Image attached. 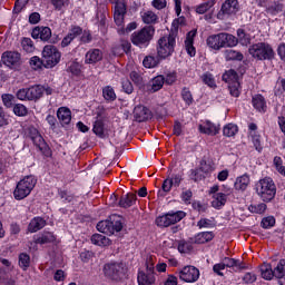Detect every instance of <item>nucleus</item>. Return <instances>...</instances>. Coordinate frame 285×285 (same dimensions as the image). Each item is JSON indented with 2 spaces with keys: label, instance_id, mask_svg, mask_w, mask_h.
Instances as JSON below:
<instances>
[{
  "label": "nucleus",
  "instance_id": "obj_1",
  "mask_svg": "<svg viewBox=\"0 0 285 285\" xmlns=\"http://www.w3.org/2000/svg\"><path fill=\"white\" fill-rule=\"evenodd\" d=\"M254 190L264 204H271L277 195V185H275V180L266 176L255 184Z\"/></svg>",
  "mask_w": 285,
  "mask_h": 285
},
{
  "label": "nucleus",
  "instance_id": "obj_2",
  "mask_svg": "<svg viewBox=\"0 0 285 285\" xmlns=\"http://www.w3.org/2000/svg\"><path fill=\"white\" fill-rule=\"evenodd\" d=\"M206 45L210 50H222V48H235L237 46V37L228 32H219L210 35L206 39Z\"/></svg>",
  "mask_w": 285,
  "mask_h": 285
},
{
  "label": "nucleus",
  "instance_id": "obj_3",
  "mask_svg": "<svg viewBox=\"0 0 285 285\" xmlns=\"http://www.w3.org/2000/svg\"><path fill=\"white\" fill-rule=\"evenodd\" d=\"M248 52L256 61H273L275 59V49L268 42H256L249 46Z\"/></svg>",
  "mask_w": 285,
  "mask_h": 285
},
{
  "label": "nucleus",
  "instance_id": "obj_4",
  "mask_svg": "<svg viewBox=\"0 0 285 285\" xmlns=\"http://www.w3.org/2000/svg\"><path fill=\"white\" fill-rule=\"evenodd\" d=\"M102 273L111 282H122L128 276V267L124 262H109L104 265Z\"/></svg>",
  "mask_w": 285,
  "mask_h": 285
},
{
  "label": "nucleus",
  "instance_id": "obj_5",
  "mask_svg": "<svg viewBox=\"0 0 285 285\" xmlns=\"http://www.w3.org/2000/svg\"><path fill=\"white\" fill-rule=\"evenodd\" d=\"M155 38V26H145L141 29L135 31L130 36V41L136 48L146 50L150 46V41Z\"/></svg>",
  "mask_w": 285,
  "mask_h": 285
},
{
  "label": "nucleus",
  "instance_id": "obj_6",
  "mask_svg": "<svg viewBox=\"0 0 285 285\" xmlns=\"http://www.w3.org/2000/svg\"><path fill=\"white\" fill-rule=\"evenodd\" d=\"M35 186H37V177L33 175L21 178L13 189V198L16 202H21L26 199V197H30V194L35 190Z\"/></svg>",
  "mask_w": 285,
  "mask_h": 285
},
{
  "label": "nucleus",
  "instance_id": "obj_7",
  "mask_svg": "<svg viewBox=\"0 0 285 285\" xmlns=\"http://www.w3.org/2000/svg\"><path fill=\"white\" fill-rule=\"evenodd\" d=\"M27 137L31 139L33 146H36V148L39 150V153H41L45 159L52 157V149L50 148V145L46 142V139H43V136H41L39 129L35 127H29L27 129Z\"/></svg>",
  "mask_w": 285,
  "mask_h": 285
},
{
  "label": "nucleus",
  "instance_id": "obj_8",
  "mask_svg": "<svg viewBox=\"0 0 285 285\" xmlns=\"http://www.w3.org/2000/svg\"><path fill=\"white\" fill-rule=\"evenodd\" d=\"M177 46V39L173 35L164 36L157 41L156 50L158 57L166 61L169 57H173L175 47Z\"/></svg>",
  "mask_w": 285,
  "mask_h": 285
},
{
  "label": "nucleus",
  "instance_id": "obj_9",
  "mask_svg": "<svg viewBox=\"0 0 285 285\" xmlns=\"http://www.w3.org/2000/svg\"><path fill=\"white\" fill-rule=\"evenodd\" d=\"M146 272L139 269L137 275L138 285H154L157 282L155 277V263L153 256H149L145 263Z\"/></svg>",
  "mask_w": 285,
  "mask_h": 285
},
{
  "label": "nucleus",
  "instance_id": "obj_10",
  "mask_svg": "<svg viewBox=\"0 0 285 285\" xmlns=\"http://www.w3.org/2000/svg\"><path fill=\"white\" fill-rule=\"evenodd\" d=\"M186 217V212L177 210V212H168L165 215L156 217L155 224L158 228H168V226H173L181 222Z\"/></svg>",
  "mask_w": 285,
  "mask_h": 285
},
{
  "label": "nucleus",
  "instance_id": "obj_11",
  "mask_svg": "<svg viewBox=\"0 0 285 285\" xmlns=\"http://www.w3.org/2000/svg\"><path fill=\"white\" fill-rule=\"evenodd\" d=\"M42 59L45 61V68H55L61 61V51L56 46L47 45L42 50Z\"/></svg>",
  "mask_w": 285,
  "mask_h": 285
},
{
  "label": "nucleus",
  "instance_id": "obj_12",
  "mask_svg": "<svg viewBox=\"0 0 285 285\" xmlns=\"http://www.w3.org/2000/svg\"><path fill=\"white\" fill-rule=\"evenodd\" d=\"M239 1L238 0H225L217 13V19L224 21L226 17H235L239 12Z\"/></svg>",
  "mask_w": 285,
  "mask_h": 285
},
{
  "label": "nucleus",
  "instance_id": "obj_13",
  "mask_svg": "<svg viewBox=\"0 0 285 285\" xmlns=\"http://www.w3.org/2000/svg\"><path fill=\"white\" fill-rule=\"evenodd\" d=\"M199 268L193 265L184 266L178 271L179 279L186 284H195L199 279Z\"/></svg>",
  "mask_w": 285,
  "mask_h": 285
},
{
  "label": "nucleus",
  "instance_id": "obj_14",
  "mask_svg": "<svg viewBox=\"0 0 285 285\" xmlns=\"http://www.w3.org/2000/svg\"><path fill=\"white\" fill-rule=\"evenodd\" d=\"M114 7V21L116 26H124L126 14H128V6L124 0H109Z\"/></svg>",
  "mask_w": 285,
  "mask_h": 285
},
{
  "label": "nucleus",
  "instance_id": "obj_15",
  "mask_svg": "<svg viewBox=\"0 0 285 285\" xmlns=\"http://www.w3.org/2000/svg\"><path fill=\"white\" fill-rule=\"evenodd\" d=\"M1 61L7 68H17L21 63V53L18 51H4Z\"/></svg>",
  "mask_w": 285,
  "mask_h": 285
},
{
  "label": "nucleus",
  "instance_id": "obj_16",
  "mask_svg": "<svg viewBox=\"0 0 285 285\" xmlns=\"http://www.w3.org/2000/svg\"><path fill=\"white\" fill-rule=\"evenodd\" d=\"M134 118L138 124H142L144 121H150L153 119V111L150 108L144 105H137L134 108Z\"/></svg>",
  "mask_w": 285,
  "mask_h": 285
},
{
  "label": "nucleus",
  "instance_id": "obj_17",
  "mask_svg": "<svg viewBox=\"0 0 285 285\" xmlns=\"http://www.w3.org/2000/svg\"><path fill=\"white\" fill-rule=\"evenodd\" d=\"M32 39H40V41L48 42L52 39V29L50 27H35L31 32Z\"/></svg>",
  "mask_w": 285,
  "mask_h": 285
},
{
  "label": "nucleus",
  "instance_id": "obj_18",
  "mask_svg": "<svg viewBox=\"0 0 285 285\" xmlns=\"http://www.w3.org/2000/svg\"><path fill=\"white\" fill-rule=\"evenodd\" d=\"M222 127L219 125L214 124L210 120H206L205 125H198V132L200 135H208L209 137H216L219 135Z\"/></svg>",
  "mask_w": 285,
  "mask_h": 285
},
{
  "label": "nucleus",
  "instance_id": "obj_19",
  "mask_svg": "<svg viewBox=\"0 0 285 285\" xmlns=\"http://www.w3.org/2000/svg\"><path fill=\"white\" fill-rule=\"evenodd\" d=\"M164 75H158L156 77H154L146 86H145V90L149 94V95H155V92H159V90H161V88H164Z\"/></svg>",
  "mask_w": 285,
  "mask_h": 285
},
{
  "label": "nucleus",
  "instance_id": "obj_20",
  "mask_svg": "<svg viewBox=\"0 0 285 285\" xmlns=\"http://www.w3.org/2000/svg\"><path fill=\"white\" fill-rule=\"evenodd\" d=\"M104 59V51L101 49H89L85 55V63L95 66Z\"/></svg>",
  "mask_w": 285,
  "mask_h": 285
},
{
  "label": "nucleus",
  "instance_id": "obj_21",
  "mask_svg": "<svg viewBox=\"0 0 285 285\" xmlns=\"http://www.w3.org/2000/svg\"><path fill=\"white\" fill-rule=\"evenodd\" d=\"M57 118L62 128H66V126H70V121H72V111L68 107H59L57 110Z\"/></svg>",
  "mask_w": 285,
  "mask_h": 285
},
{
  "label": "nucleus",
  "instance_id": "obj_22",
  "mask_svg": "<svg viewBox=\"0 0 285 285\" xmlns=\"http://www.w3.org/2000/svg\"><path fill=\"white\" fill-rule=\"evenodd\" d=\"M252 106L256 112H261L263 115L266 112V110H268L266 98L262 94H256L252 97Z\"/></svg>",
  "mask_w": 285,
  "mask_h": 285
},
{
  "label": "nucleus",
  "instance_id": "obj_23",
  "mask_svg": "<svg viewBox=\"0 0 285 285\" xmlns=\"http://www.w3.org/2000/svg\"><path fill=\"white\" fill-rule=\"evenodd\" d=\"M47 225H48V222L45 220L43 217L36 216L30 220L27 227V230L28 233H39V230H42V228H46Z\"/></svg>",
  "mask_w": 285,
  "mask_h": 285
},
{
  "label": "nucleus",
  "instance_id": "obj_24",
  "mask_svg": "<svg viewBox=\"0 0 285 285\" xmlns=\"http://www.w3.org/2000/svg\"><path fill=\"white\" fill-rule=\"evenodd\" d=\"M137 204V195L134 193H127L122 195L118 200L119 208H131Z\"/></svg>",
  "mask_w": 285,
  "mask_h": 285
},
{
  "label": "nucleus",
  "instance_id": "obj_25",
  "mask_svg": "<svg viewBox=\"0 0 285 285\" xmlns=\"http://www.w3.org/2000/svg\"><path fill=\"white\" fill-rule=\"evenodd\" d=\"M55 242H57V236L55 233L48 230L42 232L35 238V244H40V246H43V244H55Z\"/></svg>",
  "mask_w": 285,
  "mask_h": 285
},
{
  "label": "nucleus",
  "instance_id": "obj_26",
  "mask_svg": "<svg viewBox=\"0 0 285 285\" xmlns=\"http://www.w3.org/2000/svg\"><path fill=\"white\" fill-rule=\"evenodd\" d=\"M249 184H250V176L248 174H244L236 178L234 183V188L238 193H244L246 188H248Z\"/></svg>",
  "mask_w": 285,
  "mask_h": 285
},
{
  "label": "nucleus",
  "instance_id": "obj_27",
  "mask_svg": "<svg viewBox=\"0 0 285 285\" xmlns=\"http://www.w3.org/2000/svg\"><path fill=\"white\" fill-rule=\"evenodd\" d=\"M215 239V233L213 232H199L194 236V244H208Z\"/></svg>",
  "mask_w": 285,
  "mask_h": 285
},
{
  "label": "nucleus",
  "instance_id": "obj_28",
  "mask_svg": "<svg viewBox=\"0 0 285 285\" xmlns=\"http://www.w3.org/2000/svg\"><path fill=\"white\" fill-rule=\"evenodd\" d=\"M259 271H261V276L263 277V279H266L267 282L275 279V273L273 269V265H271L269 263H263L259 266Z\"/></svg>",
  "mask_w": 285,
  "mask_h": 285
},
{
  "label": "nucleus",
  "instance_id": "obj_29",
  "mask_svg": "<svg viewBox=\"0 0 285 285\" xmlns=\"http://www.w3.org/2000/svg\"><path fill=\"white\" fill-rule=\"evenodd\" d=\"M29 101H39L43 97V86L35 85L28 88Z\"/></svg>",
  "mask_w": 285,
  "mask_h": 285
},
{
  "label": "nucleus",
  "instance_id": "obj_30",
  "mask_svg": "<svg viewBox=\"0 0 285 285\" xmlns=\"http://www.w3.org/2000/svg\"><path fill=\"white\" fill-rule=\"evenodd\" d=\"M227 196L224 193H217L213 196L212 207L216 208V210H220V208H224L226 206Z\"/></svg>",
  "mask_w": 285,
  "mask_h": 285
},
{
  "label": "nucleus",
  "instance_id": "obj_31",
  "mask_svg": "<svg viewBox=\"0 0 285 285\" xmlns=\"http://www.w3.org/2000/svg\"><path fill=\"white\" fill-rule=\"evenodd\" d=\"M164 60L157 56H146L142 60L144 68L153 69L157 68Z\"/></svg>",
  "mask_w": 285,
  "mask_h": 285
},
{
  "label": "nucleus",
  "instance_id": "obj_32",
  "mask_svg": "<svg viewBox=\"0 0 285 285\" xmlns=\"http://www.w3.org/2000/svg\"><path fill=\"white\" fill-rule=\"evenodd\" d=\"M222 80L225 81V83L232 85L239 82V73L235 69H229L225 71L222 76Z\"/></svg>",
  "mask_w": 285,
  "mask_h": 285
},
{
  "label": "nucleus",
  "instance_id": "obj_33",
  "mask_svg": "<svg viewBox=\"0 0 285 285\" xmlns=\"http://www.w3.org/2000/svg\"><path fill=\"white\" fill-rule=\"evenodd\" d=\"M141 19L142 23H146V26H155L156 23H159V16L150 10L144 12Z\"/></svg>",
  "mask_w": 285,
  "mask_h": 285
},
{
  "label": "nucleus",
  "instance_id": "obj_34",
  "mask_svg": "<svg viewBox=\"0 0 285 285\" xmlns=\"http://www.w3.org/2000/svg\"><path fill=\"white\" fill-rule=\"evenodd\" d=\"M266 12L267 14H271V17H277L279 12H284V3H282L279 0L274 1L266 8Z\"/></svg>",
  "mask_w": 285,
  "mask_h": 285
},
{
  "label": "nucleus",
  "instance_id": "obj_35",
  "mask_svg": "<svg viewBox=\"0 0 285 285\" xmlns=\"http://www.w3.org/2000/svg\"><path fill=\"white\" fill-rule=\"evenodd\" d=\"M132 50V45L128 40H122L117 47H114L115 55H130Z\"/></svg>",
  "mask_w": 285,
  "mask_h": 285
},
{
  "label": "nucleus",
  "instance_id": "obj_36",
  "mask_svg": "<svg viewBox=\"0 0 285 285\" xmlns=\"http://www.w3.org/2000/svg\"><path fill=\"white\" fill-rule=\"evenodd\" d=\"M92 132H95L99 139H106V124H104V120L98 119L94 122Z\"/></svg>",
  "mask_w": 285,
  "mask_h": 285
},
{
  "label": "nucleus",
  "instance_id": "obj_37",
  "mask_svg": "<svg viewBox=\"0 0 285 285\" xmlns=\"http://www.w3.org/2000/svg\"><path fill=\"white\" fill-rule=\"evenodd\" d=\"M226 61H244V53L242 51L227 49L225 51Z\"/></svg>",
  "mask_w": 285,
  "mask_h": 285
},
{
  "label": "nucleus",
  "instance_id": "obj_38",
  "mask_svg": "<svg viewBox=\"0 0 285 285\" xmlns=\"http://www.w3.org/2000/svg\"><path fill=\"white\" fill-rule=\"evenodd\" d=\"M110 219L100 220L96 228L99 233H104L105 235H112V226Z\"/></svg>",
  "mask_w": 285,
  "mask_h": 285
},
{
  "label": "nucleus",
  "instance_id": "obj_39",
  "mask_svg": "<svg viewBox=\"0 0 285 285\" xmlns=\"http://www.w3.org/2000/svg\"><path fill=\"white\" fill-rule=\"evenodd\" d=\"M102 97L105 101H117V94L115 92V88L112 86L108 85L102 88Z\"/></svg>",
  "mask_w": 285,
  "mask_h": 285
},
{
  "label": "nucleus",
  "instance_id": "obj_40",
  "mask_svg": "<svg viewBox=\"0 0 285 285\" xmlns=\"http://www.w3.org/2000/svg\"><path fill=\"white\" fill-rule=\"evenodd\" d=\"M236 35L237 45L240 43V46H248V43H250V35H248L245 29H237Z\"/></svg>",
  "mask_w": 285,
  "mask_h": 285
},
{
  "label": "nucleus",
  "instance_id": "obj_41",
  "mask_svg": "<svg viewBox=\"0 0 285 285\" xmlns=\"http://www.w3.org/2000/svg\"><path fill=\"white\" fill-rule=\"evenodd\" d=\"M180 97L187 106H193V104H195V98L193 97V91H190L189 87L181 88Z\"/></svg>",
  "mask_w": 285,
  "mask_h": 285
},
{
  "label": "nucleus",
  "instance_id": "obj_42",
  "mask_svg": "<svg viewBox=\"0 0 285 285\" xmlns=\"http://www.w3.org/2000/svg\"><path fill=\"white\" fill-rule=\"evenodd\" d=\"M109 222L111 223L112 235H115V233H121V230L124 229V223H121V216L112 215L109 217Z\"/></svg>",
  "mask_w": 285,
  "mask_h": 285
},
{
  "label": "nucleus",
  "instance_id": "obj_43",
  "mask_svg": "<svg viewBox=\"0 0 285 285\" xmlns=\"http://www.w3.org/2000/svg\"><path fill=\"white\" fill-rule=\"evenodd\" d=\"M91 244L95 246H110V238L101 234H94L91 236Z\"/></svg>",
  "mask_w": 285,
  "mask_h": 285
},
{
  "label": "nucleus",
  "instance_id": "obj_44",
  "mask_svg": "<svg viewBox=\"0 0 285 285\" xmlns=\"http://www.w3.org/2000/svg\"><path fill=\"white\" fill-rule=\"evenodd\" d=\"M82 68H83V65L77 61H72L67 67V72H69V75H71L72 77H80L82 73Z\"/></svg>",
  "mask_w": 285,
  "mask_h": 285
},
{
  "label": "nucleus",
  "instance_id": "obj_45",
  "mask_svg": "<svg viewBox=\"0 0 285 285\" xmlns=\"http://www.w3.org/2000/svg\"><path fill=\"white\" fill-rule=\"evenodd\" d=\"M58 196L62 204H72V202H75V194L70 193L68 189L58 188Z\"/></svg>",
  "mask_w": 285,
  "mask_h": 285
},
{
  "label": "nucleus",
  "instance_id": "obj_46",
  "mask_svg": "<svg viewBox=\"0 0 285 285\" xmlns=\"http://www.w3.org/2000/svg\"><path fill=\"white\" fill-rule=\"evenodd\" d=\"M239 132V127L236 124L229 122L223 127L224 137H235Z\"/></svg>",
  "mask_w": 285,
  "mask_h": 285
},
{
  "label": "nucleus",
  "instance_id": "obj_47",
  "mask_svg": "<svg viewBox=\"0 0 285 285\" xmlns=\"http://www.w3.org/2000/svg\"><path fill=\"white\" fill-rule=\"evenodd\" d=\"M173 180H170V177L166 178L163 181L161 189L158 190V197H166L170 190H173Z\"/></svg>",
  "mask_w": 285,
  "mask_h": 285
},
{
  "label": "nucleus",
  "instance_id": "obj_48",
  "mask_svg": "<svg viewBox=\"0 0 285 285\" xmlns=\"http://www.w3.org/2000/svg\"><path fill=\"white\" fill-rule=\"evenodd\" d=\"M274 269V278L279 279L285 275V258L279 259Z\"/></svg>",
  "mask_w": 285,
  "mask_h": 285
},
{
  "label": "nucleus",
  "instance_id": "obj_49",
  "mask_svg": "<svg viewBox=\"0 0 285 285\" xmlns=\"http://www.w3.org/2000/svg\"><path fill=\"white\" fill-rule=\"evenodd\" d=\"M18 262L22 271H28V268H30V255L28 253H20L18 256Z\"/></svg>",
  "mask_w": 285,
  "mask_h": 285
},
{
  "label": "nucleus",
  "instance_id": "obj_50",
  "mask_svg": "<svg viewBox=\"0 0 285 285\" xmlns=\"http://www.w3.org/2000/svg\"><path fill=\"white\" fill-rule=\"evenodd\" d=\"M29 65L32 70H41V68H46V62L43 61V58L40 59L39 56L31 57L29 60Z\"/></svg>",
  "mask_w": 285,
  "mask_h": 285
},
{
  "label": "nucleus",
  "instance_id": "obj_51",
  "mask_svg": "<svg viewBox=\"0 0 285 285\" xmlns=\"http://www.w3.org/2000/svg\"><path fill=\"white\" fill-rule=\"evenodd\" d=\"M67 35L75 41L77 37H81L83 35V28L77 24H71Z\"/></svg>",
  "mask_w": 285,
  "mask_h": 285
},
{
  "label": "nucleus",
  "instance_id": "obj_52",
  "mask_svg": "<svg viewBox=\"0 0 285 285\" xmlns=\"http://www.w3.org/2000/svg\"><path fill=\"white\" fill-rule=\"evenodd\" d=\"M13 115H16V117H27L28 115V107H26V105L23 104H16L13 105Z\"/></svg>",
  "mask_w": 285,
  "mask_h": 285
},
{
  "label": "nucleus",
  "instance_id": "obj_53",
  "mask_svg": "<svg viewBox=\"0 0 285 285\" xmlns=\"http://www.w3.org/2000/svg\"><path fill=\"white\" fill-rule=\"evenodd\" d=\"M202 79L205 86H208L209 88H217V83L215 82V77L213 76V73L207 71L203 73Z\"/></svg>",
  "mask_w": 285,
  "mask_h": 285
},
{
  "label": "nucleus",
  "instance_id": "obj_54",
  "mask_svg": "<svg viewBox=\"0 0 285 285\" xmlns=\"http://www.w3.org/2000/svg\"><path fill=\"white\" fill-rule=\"evenodd\" d=\"M266 208H268L266 203H261L258 205H250L248 210L249 213H255L256 215H264V213H266Z\"/></svg>",
  "mask_w": 285,
  "mask_h": 285
},
{
  "label": "nucleus",
  "instance_id": "obj_55",
  "mask_svg": "<svg viewBox=\"0 0 285 285\" xmlns=\"http://www.w3.org/2000/svg\"><path fill=\"white\" fill-rule=\"evenodd\" d=\"M198 170L204 173V175H210L213 173V165L206 161V158L200 159Z\"/></svg>",
  "mask_w": 285,
  "mask_h": 285
},
{
  "label": "nucleus",
  "instance_id": "obj_56",
  "mask_svg": "<svg viewBox=\"0 0 285 285\" xmlns=\"http://www.w3.org/2000/svg\"><path fill=\"white\" fill-rule=\"evenodd\" d=\"M6 126H10V115L0 106V128H6Z\"/></svg>",
  "mask_w": 285,
  "mask_h": 285
},
{
  "label": "nucleus",
  "instance_id": "obj_57",
  "mask_svg": "<svg viewBox=\"0 0 285 285\" xmlns=\"http://www.w3.org/2000/svg\"><path fill=\"white\" fill-rule=\"evenodd\" d=\"M21 46L24 52H35V42L30 38H22Z\"/></svg>",
  "mask_w": 285,
  "mask_h": 285
},
{
  "label": "nucleus",
  "instance_id": "obj_58",
  "mask_svg": "<svg viewBox=\"0 0 285 285\" xmlns=\"http://www.w3.org/2000/svg\"><path fill=\"white\" fill-rule=\"evenodd\" d=\"M252 144L257 153H262V150H264V146L262 145V136L257 135L256 132L252 135Z\"/></svg>",
  "mask_w": 285,
  "mask_h": 285
},
{
  "label": "nucleus",
  "instance_id": "obj_59",
  "mask_svg": "<svg viewBox=\"0 0 285 285\" xmlns=\"http://www.w3.org/2000/svg\"><path fill=\"white\" fill-rule=\"evenodd\" d=\"M2 104L4 108H13L14 107V96L11 94H3L1 96Z\"/></svg>",
  "mask_w": 285,
  "mask_h": 285
},
{
  "label": "nucleus",
  "instance_id": "obj_60",
  "mask_svg": "<svg viewBox=\"0 0 285 285\" xmlns=\"http://www.w3.org/2000/svg\"><path fill=\"white\" fill-rule=\"evenodd\" d=\"M51 6H53V10L57 12H61L66 6H69L70 0H50Z\"/></svg>",
  "mask_w": 285,
  "mask_h": 285
},
{
  "label": "nucleus",
  "instance_id": "obj_61",
  "mask_svg": "<svg viewBox=\"0 0 285 285\" xmlns=\"http://www.w3.org/2000/svg\"><path fill=\"white\" fill-rule=\"evenodd\" d=\"M121 88L122 92H125L126 95H132V92H135V87L132 86V82L129 79L121 80Z\"/></svg>",
  "mask_w": 285,
  "mask_h": 285
},
{
  "label": "nucleus",
  "instance_id": "obj_62",
  "mask_svg": "<svg viewBox=\"0 0 285 285\" xmlns=\"http://www.w3.org/2000/svg\"><path fill=\"white\" fill-rule=\"evenodd\" d=\"M164 83L166 86H173L177 81V71H169L164 76Z\"/></svg>",
  "mask_w": 285,
  "mask_h": 285
},
{
  "label": "nucleus",
  "instance_id": "obj_63",
  "mask_svg": "<svg viewBox=\"0 0 285 285\" xmlns=\"http://www.w3.org/2000/svg\"><path fill=\"white\" fill-rule=\"evenodd\" d=\"M261 226L265 228V230L273 228V226H275V218L273 216L264 217L261 222Z\"/></svg>",
  "mask_w": 285,
  "mask_h": 285
},
{
  "label": "nucleus",
  "instance_id": "obj_64",
  "mask_svg": "<svg viewBox=\"0 0 285 285\" xmlns=\"http://www.w3.org/2000/svg\"><path fill=\"white\" fill-rule=\"evenodd\" d=\"M240 86L239 82L228 85L229 95L236 98L239 97L242 95V91L239 90Z\"/></svg>",
  "mask_w": 285,
  "mask_h": 285
}]
</instances>
